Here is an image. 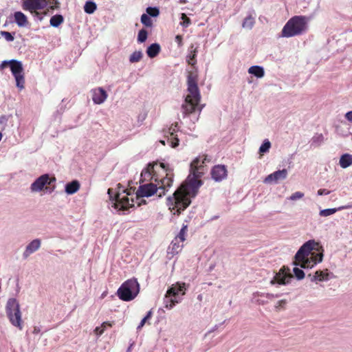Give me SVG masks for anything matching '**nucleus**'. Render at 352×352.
<instances>
[{"label": "nucleus", "instance_id": "obj_20", "mask_svg": "<svg viewBox=\"0 0 352 352\" xmlns=\"http://www.w3.org/2000/svg\"><path fill=\"white\" fill-rule=\"evenodd\" d=\"M10 67L13 76L23 74V68L20 61L16 60H10Z\"/></svg>", "mask_w": 352, "mask_h": 352}, {"label": "nucleus", "instance_id": "obj_10", "mask_svg": "<svg viewBox=\"0 0 352 352\" xmlns=\"http://www.w3.org/2000/svg\"><path fill=\"white\" fill-rule=\"evenodd\" d=\"M200 100L201 95L199 92L194 94L188 92V94L186 96L184 103L182 106L183 113L187 116L195 112Z\"/></svg>", "mask_w": 352, "mask_h": 352}, {"label": "nucleus", "instance_id": "obj_39", "mask_svg": "<svg viewBox=\"0 0 352 352\" xmlns=\"http://www.w3.org/2000/svg\"><path fill=\"white\" fill-rule=\"evenodd\" d=\"M146 12L149 16H157L160 14V11L157 8L148 7L146 8Z\"/></svg>", "mask_w": 352, "mask_h": 352}, {"label": "nucleus", "instance_id": "obj_47", "mask_svg": "<svg viewBox=\"0 0 352 352\" xmlns=\"http://www.w3.org/2000/svg\"><path fill=\"white\" fill-rule=\"evenodd\" d=\"M10 66V60H4L0 64V70H3L7 66Z\"/></svg>", "mask_w": 352, "mask_h": 352}, {"label": "nucleus", "instance_id": "obj_22", "mask_svg": "<svg viewBox=\"0 0 352 352\" xmlns=\"http://www.w3.org/2000/svg\"><path fill=\"white\" fill-rule=\"evenodd\" d=\"M80 187V184L78 181L74 180L65 185V192L68 195H72L76 193Z\"/></svg>", "mask_w": 352, "mask_h": 352}, {"label": "nucleus", "instance_id": "obj_37", "mask_svg": "<svg viewBox=\"0 0 352 352\" xmlns=\"http://www.w3.org/2000/svg\"><path fill=\"white\" fill-rule=\"evenodd\" d=\"M147 36H148V32L146 30L142 29L141 30H140L138 32V42H140V43L144 42L147 38Z\"/></svg>", "mask_w": 352, "mask_h": 352}, {"label": "nucleus", "instance_id": "obj_55", "mask_svg": "<svg viewBox=\"0 0 352 352\" xmlns=\"http://www.w3.org/2000/svg\"><path fill=\"white\" fill-rule=\"evenodd\" d=\"M160 142L163 144V145H165V141L164 140H161Z\"/></svg>", "mask_w": 352, "mask_h": 352}, {"label": "nucleus", "instance_id": "obj_26", "mask_svg": "<svg viewBox=\"0 0 352 352\" xmlns=\"http://www.w3.org/2000/svg\"><path fill=\"white\" fill-rule=\"evenodd\" d=\"M190 48L192 50L190 51L189 55L187 56V62L191 66H195L197 63L196 56L197 50L196 47L194 48L193 45L190 46Z\"/></svg>", "mask_w": 352, "mask_h": 352}, {"label": "nucleus", "instance_id": "obj_5", "mask_svg": "<svg viewBox=\"0 0 352 352\" xmlns=\"http://www.w3.org/2000/svg\"><path fill=\"white\" fill-rule=\"evenodd\" d=\"M108 194L110 200L113 204V207L118 210H128L134 206L133 199L129 200L128 195H130L129 190H124L122 193L114 192L112 188L108 189Z\"/></svg>", "mask_w": 352, "mask_h": 352}, {"label": "nucleus", "instance_id": "obj_43", "mask_svg": "<svg viewBox=\"0 0 352 352\" xmlns=\"http://www.w3.org/2000/svg\"><path fill=\"white\" fill-rule=\"evenodd\" d=\"M286 304H287L286 300H280L278 301L275 306L276 311H278L280 309H284Z\"/></svg>", "mask_w": 352, "mask_h": 352}, {"label": "nucleus", "instance_id": "obj_12", "mask_svg": "<svg viewBox=\"0 0 352 352\" xmlns=\"http://www.w3.org/2000/svg\"><path fill=\"white\" fill-rule=\"evenodd\" d=\"M56 182L54 177H50L48 174H44L37 178L30 186L32 192H38L43 189L47 184L51 185L52 183Z\"/></svg>", "mask_w": 352, "mask_h": 352}, {"label": "nucleus", "instance_id": "obj_29", "mask_svg": "<svg viewBox=\"0 0 352 352\" xmlns=\"http://www.w3.org/2000/svg\"><path fill=\"white\" fill-rule=\"evenodd\" d=\"M349 206H342L338 208H328V209H324L320 211L319 214L321 217H328L330 216L334 213H336L338 210L348 208Z\"/></svg>", "mask_w": 352, "mask_h": 352}, {"label": "nucleus", "instance_id": "obj_15", "mask_svg": "<svg viewBox=\"0 0 352 352\" xmlns=\"http://www.w3.org/2000/svg\"><path fill=\"white\" fill-rule=\"evenodd\" d=\"M210 174L215 182H221L227 177L228 170L225 165L219 164L212 168Z\"/></svg>", "mask_w": 352, "mask_h": 352}, {"label": "nucleus", "instance_id": "obj_23", "mask_svg": "<svg viewBox=\"0 0 352 352\" xmlns=\"http://www.w3.org/2000/svg\"><path fill=\"white\" fill-rule=\"evenodd\" d=\"M340 165L342 168H346L352 165V155L348 153L342 155L340 158Z\"/></svg>", "mask_w": 352, "mask_h": 352}, {"label": "nucleus", "instance_id": "obj_3", "mask_svg": "<svg viewBox=\"0 0 352 352\" xmlns=\"http://www.w3.org/2000/svg\"><path fill=\"white\" fill-rule=\"evenodd\" d=\"M322 248L314 240L304 243L295 255V265L302 268H311L322 260L323 254L320 252Z\"/></svg>", "mask_w": 352, "mask_h": 352}, {"label": "nucleus", "instance_id": "obj_28", "mask_svg": "<svg viewBox=\"0 0 352 352\" xmlns=\"http://www.w3.org/2000/svg\"><path fill=\"white\" fill-rule=\"evenodd\" d=\"M64 21V18L60 14H56L51 17L50 23L52 26L57 28Z\"/></svg>", "mask_w": 352, "mask_h": 352}, {"label": "nucleus", "instance_id": "obj_11", "mask_svg": "<svg viewBox=\"0 0 352 352\" xmlns=\"http://www.w3.org/2000/svg\"><path fill=\"white\" fill-rule=\"evenodd\" d=\"M208 162H210V160L208 159V155H206L196 157L190 163V175L197 177H201L206 172L205 164Z\"/></svg>", "mask_w": 352, "mask_h": 352}, {"label": "nucleus", "instance_id": "obj_53", "mask_svg": "<svg viewBox=\"0 0 352 352\" xmlns=\"http://www.w3.org/2000/svg\"><path fill=\"white\" fill-rule=\"evenodd\" d=\"M101 329H102L101 326L96 327V329L94 330L96 334L98 335V333H99V331H100Z\"/></svg>", "mask_w": 352, "mask_h": 352}, {"label": "nucleus", "instance_id": "obj_57", "mask_svg": "<svg viewBox=\"0 0 352 352\" xmlns=\"http://www.w3.org/2000/svg\"><path fill=\"white\" fill-rule=\"evenodd\" d=\"M1 139H2V134H1V133H0V141L1 140Z\"/></svg>", "mask_w": 352, "mask_h": 352}, {"label": "nucleus", "instance_id": "obj_49", "mask_svg": "<svg viewBox=\"0 0 352 352\" xmlns=\"http://www.w3.org/2000/svg\"><path fill=\"white\" fill-rule=\"evenodd\" d=\"M280 296L279 294H267L266 295V297L268 298V299H273V298H278Z\"/></svg>", "mask_w": 352, "mask_h": 352}, {"label": "nucleus", "instance_id": "obj_46", "mask_svg": "<svg viewBox=\"0 0 352 352\" xmlns=\"http://www.w3.org/2000/svg\"><path fill=\"white\" fill-rule=\"evenodd\" d=\"M329 193H330L329 190H328L327 189H324V188H321L318 190V195H329Z\"/></svg>", "mask_w": 352, "mask_h": 352}, {"label": "nucleus", "instance_id": "obj_1", "mask_svg": "<svg viewBox=\"0 0 352 352\" xmlns=\"http://www.w3.org/2000/svg\"><path fill=\"white\" fill-rule=\"evenodd\" d=\"M173 171L164 163H149L141 173V181H154L156 184L148 183L140 185L136 192V198L140 199L155 194L159 197L165 195L173 181Z\"/></svg>", "mask_w": 352, "mask_h": 352}, {"label": "nucleus", "instance_id": "obj_7", "mask_svg": "<svg viewBox=\"0 0 352 352\" xmlns=\"http://www.w3.org/2000/svg\"><path fill=\"white\" fill-rule=\"evenodd\" d=\"M6 314L10 322L15 327L22 329V320L20 307L15 298H10L6 304Z\"/></svg>", "mask_w": 352, "mask_h": 352}, {"label": "nucleus", "instance_id": "obj_24", "mask_svg": "<svg viewBox=\"0 0 352 352\" xmlns=\"http://www.w3.org/2000/svg\"><path fill=\"white\" fill-rule=\"evenodd\" d=\"M160 52V46L157 43L151 44L146 50V53L148 57L154 58L158 55Z\"/></svg>", "mask_w": 352, "mask_h": 352}, {"label": "nucleus", "instance_id": "obj_9", "mask_svg": "<svg viewBox=\"0 0 352 352\" xmlns=\"http://www.w3.org/2000/svg\"><path fill=\"white\" fill-rule=\"evenodd\" d=\"M185 283H177L176 285H173L171 287H170L165 295L166 298V305L165 307L168 309H172L175 304L178 303L179 301L176 299V296L179 295L180 292H182V295L185 294Z\"/></svg>", "mask_w": 352, "mask_h": 352}, {"label": "nucleus", "instance_id": "obj_8", "mask_svg": "<svg viewBox=\"0 0 352 352\" xmlns=\"http://www.w3.org/2000/svg\"><path fill=\"white\" fill-rule=\"evenodd\" d=\"M59 3L57 0H23V7L25 10L30 11L32 13L36 12L37 10H42L47 5H50L51 10L58 8Z\"/></svg>", "mask_w": 352, "mask_h": 352}, {"label": "nucleus", "instance_id": "obj_35", "mask_svg": "<svg viewBox=\"0 0 352 352\" xmlns=\"http://www.w3.org/2000/svg\"><path fill=\"white\" fill-rule=\"evenodd\" d=\"M328 276V274H324L322 271H316L315 272V275L314 276V277L311 278V280L312 281H314V280H318V281H322L323 280L325 277H327Z\"/></svg>", "mask_w": 352, "mask_h": 352}, {"label": "nucleus", "instance_id": "obj_54", "mask_svg": "<svg viewBox=\"0 0 352 352\" xmlns=\"http://www.w3.org/2000/svg\"><path fill=\"white\" fill-rule=\"evenodd\" d=\"M179 3H186L187 2L186 0H179Z\"/></svg>", "mask_w": 352, "mask_h": 352}, {"label": "nucleus", "instance_id": "obj_18", "mask_svg": "<svg viewBox=\"0 0 352 352\" xmlns=\"http://www.w3.org/2000/svg\"><path fill=\"white\" fill-rule=\"evenodd\" d=\"M107 98V92L101 87H98L92 91V100L95 104H102Z\"/></svg>", "mask_w": 352, "mask_h": 352}, {"label": "nucleus", "instance_id": "obj_48", "mask_svg": "<svg viewBox=\"0 0 352 352\" xmlns=\"http://www.w3.org/2000/svg\"><path fill=\"white\" fill-rule=\"evenodd\" d=\"M345 118L348 121L352 122V111H348L345 114Z\"/></svg>", "mask_w": 352, "mask_h": 352}, {"label": "nucleus", "instance_id": "obj_38", "mask_svg": "<svg viewBox=\"0 0 352 352\" xmlns=\"http://www.w3.org/2000/svg\"><path fill=\"white\" fill-rule=\"evenodd\" d=\"M271 147V143L268 140H265L262 145L260 146L259 152L261 153H266L269 151L270 148Z\"/></svg>", "mask_w": 352, "mask_h": 352}, {"label": "nucleus", "instance_id": "obj_51", "mask_svg": "<svg viewBox=\"0 0 352 352\" xmlns=\"http://www.w3.org/2000/svg\"><path fill=\"white\" fill-rule=\"evenodd\" d=\"M146 320L144 318L142 321L140 322V324L138 325V329H140L144 324L146 322Z\"/></svg>", "mask_w": 352, "mask_h": 352}, {"label": "nucleus", "instance_id": "obj_21", "mask_svg": "<svg viewBox=\"0 0 352 352\" xmlns=\"http://www.w3.org/2000/svg\"><path fill=\"white\" fill-rule=\"evenodd\" d=\"M14 17L16 23L19 27H25L28 24L27 16L20 11L15 12Z\"/></svg>", "mask_w": 352, "mask_h": 352}, {"label": "nucleus", "instance_id": "obj_19", "mask_svg": "<svg viewBox=\"0 0 352 352\" xmlns=\"http://www.w3.org/2000/svg\"><path fill=\"white\" fill-rule=\"evenodd\" d=\"M40 246L41 241L39 239L33 240L26 247V249L23 252V257L25 258H28L31 254L38 250Z\"/></svg>", "mask_w": 352, "mask_h": 352}, {"label": "nucleus", "instance_id": "obj_41", "mask_svg": "<svg viewBox=\"0 0 352 352\" xmlns=\"http://www.w3.org/2000/svg\"><path fill=\"white\" fill-rule=\"evenodd\" d=\"M0 34L5 38L7 41H14V36L10 32L6 31H1Z\"/></svg>", "mask_w": 352, "mask_h": 352}, {"label": "nucleus", "instance_id": "obj_52", "mask_svg": "<svg viewBox=\"0 0 352 352\" xmlns=\"http://www.w3.org/2000/svg\"><path fill=\"white\" fill-rule=\"evenodd\" d=\"M152 315H153V311L152 310H150L147 314L146 315V316L144 317V318L148 320H149L151 317H152Z\"/></svg>", "mask_w": 352, "mask_h": 352}, {"label": "nucleus", "instance_id": "obj_27", "mask_svg": "<svg viewBox=\"0 0 352 352\" xmlns=\"http://www.w3.org/2000/svg\"><path fill=\"white\" fill-rule=\"evenodd\" d=\"M182 242L175 240V239L173 240L169 249L171 250V253L173 254H178L183 248V244H180Z\"/></svg>", "mask_w": 352, "mask_h": 352}, {"label": "nucleus", "instance_id": "obj_32", "mask_svg": "<svg viewBox=\"0 0 352 352\" xmlns=\"http://www.w3.org/2000/svg\"><path fill=\"white\" fill-rule=\"evenodd\" d=\"M97 9L96 4L93 1H87L84 6V10L87 14H93Z\"/></svg>", "mask_w": 352, "mask_h": 352}, {"label": "nucleus", "instance_id": "obj_4", "mask_svg": "<svg viewBox=\"0 0 352 352\" xmlns=\"http://www.w3.org/2000/svg\"><path fill=\"white\" fill-rule=\"evenodd\" d=\"M308 18L305 16H294L289 19L281 31L282 37H293L302 34L307 30Z\"/></svg>", "mask_w": 352, "mask_h": 352}, {"label": "nucleus", "instance_id": "obj_45", "mask_svg": "<svg viewBox=\"0 0 352 352\" xmlns=\"http://www.w3.org/2000/svg\"><path fill=\"white\" fill-rule=\"evenodd\" d=\"M182 19L183 20L182 25L188 27L190 24V19L184 14H182Z\"/></svg>", "mask_w": 352, "mask_h": 352}, {"label": "nucleus", "instance_id": "obj_2", "mask_svg": "<svg viewBox=\"0 0 352 352\" xmlns=\"http://www.w3.org/2000/svg\"><path fill=\"white\" fill-rule=\"evenodd\" d=\"M200 177L192 175L188 182L181 186L174 193L173 197L167 199V205L174 214L179 215L190 204V196H195L203 182Z\"/></svg>", "mask_w": 352, "mask_h": 352}, {"label": "nucleus", "instance_id": "obj_16", "mask_svg": "<svg viewBox=\"0 0 352 352\" xmlns=\"http://www.w3.org/2000/svg\"><path fill=\"white\" fill-rule=\"evenodd\" d=\"M289 270L283 267L281 268L278 273H277L274 279L271 281L272 284L277 283L278 284H287L292 278V276L289 273Z\"/></svg>", "mask_w": 352, "mask_h": 352}, {"label": "nucleus", "instance_id": "obj_44", "mask_svg": "<svg viewBox=\"0 0 352 352\" xmlns=\"http://www.w3.org/2000/svg\"><path fill=\"white\" fill-rule=\"evenodd\" d=\"M112 327V323L110 322H104L102 324H101V327H102V329L100 330V331H99L98 333V336H100L102 335L104 330L107 328V327Z\"/></svg>", "mask_w": 352, "mask_h": 352}, {"label": "nucleus", "instance_id": "obj_34", "mask_svg": "<svg viewBox=\"0 0 352 352\" xmlns=\"http://www.w3.org/2000/svg\"><path fill=\"white\" fill-rule=\"evenodd\" d=\"M142 58V53L140 51L134 52L129 58L131 63L139 62Z\"/></svg>", "mask_w": 352, "mask_h": 352}, {"label": "nucleus", "instance_id": "obj_30", "mask_svg": "<svg viewBox=\"0 0 352 352\" xmlns=\"http://www.w3.org/2000/svg\"><path fill=\"white\" fill-rule=\"evenodd\" d=\"M255 23V19L252 15H249L247 17L245 18L243 23L242 27L243 28L251 30Z\"/></svg>", "mask_w": 352, "mask_h": 352}, {"label": "nucleus", "instance_id": "obj_33", "mask_svg": "<svg viewBox=\"0 0 352 352\" xmlns=\"http://www.w3.org/2000/svg\"><path fill=\"white\" fill-rule=\"evenodd\" d=\"M14 76L16 80V87L20 89H23L24 88V85H25L24 74H21Z\"/></svg>", "mask_w": 352, "mask_h": 352}, {"label": "nucleus", "instance_id": "obj_50", "mask_svg": "<svg viewBox=\"0 0 352 352\" xmlns=\"http://www.w3.org/2000/svg\"><path fill=\"white\" fill-rule=\"evenodd\" d=\"M176 41L178 43L179 45H182V36L181 35H177L175 37Z\"/></svg>", "mask_w": 352, "mask_h": 352}, {"label": "nucleus", "instance_id": "obj_56", "mask_svg": "<svg viewBox=\"0 0 352 352\" xmlns=\"http://www.w3.org/2000/svg\"><path fill=\"white\" fill-rule=\"evenodd\" d=\"M142 202H144V204H145V201H143V200H142V201L139 203V205H141Z\"/></svg>", "mask_w": 352, "mask_h": 352}, {"label": "nucleus", "instance_id": "obj_40", "mask_svg": "<svg viewBox=\"0 0 352 352\" xmlns=\"http://www.w3.org/2000/svg\"><path fill=\"white\" fill-rule=\"evenodd\" d=\"M293 272H294L295 276L298 280H301L305 277V273L301 269H299L298 267H294L293 269Z\"/></svg>", "mask_w": 352, "mask_h": 352}, {"label": "nucleus", "instance_id": "obj_13", "mask_svg": "<svg viewBox=\"0 0 352 352\" xmlns=\"http://www.w3.org/2000/svg\"><path fill=\"white\" fill-rule=\"evenodd\" d=\"M198 74L196 69L188 71L187 76L188 91L190 93L197 94L199 89L197 85Z\"/></svg>", "mask_w": 352, "mask_h": 352}, {"label": "nucleus", "instance_id": "obj_25", "mask_svg": "<svg viewBox=\"0 0 352 352\" xmlns=\"http://www.w3.org/2000/svg\"><path fill=\"white\" fill-rule=\"evenodd\" d=\"M249 74L255 76L256 78H262L265 75L264 69L262 67L254 65L248 69Z\"/></svg>", "mask_w": 352, "mask_h": 352}, {"label": "nucleus", "instance_id": "obj_17", "mask_svg": "<svg viewBox=\"0 0 352 352\" xmlns=\"http://www.w3.org/2000/svg\"><path fill=\"white\" fill-rule=\"evenodd\" d=\"M287 171L286 169L279 170L267 175L265 178L264 182L266 184H270L272 182H278L279 180L285 179L287 177Z\"/></svg>", "mask_w": 352, "mask_h": 352}, {"label": "nucleus", "instance_id": "obj_42", "mask_svg": "<svg viewBox=\"0 0 352 352\" xmlns=\"http://www.w3.org/2000/svg\"><path fill=\"white\" fill-rule=\"evenodd\" d=\"M304 197V193L303 192H296L294 193H293L290 197H289V199L290 200H292V201H294V200H296V199H301Z\"/></svg>", "mask_w": 352, "mask_h": 352}, {"label": "nucleus", "instance_id": "obj_31", "mask_svg": "<svg viewBox=\"0 0 352 352\" xmlns=\"http://www.w3.org/2000/svg\"><path fill=\"white\" fill-rule=\"evenodd\" d=\"M187 230H188L187 225H183L179 234L175 237V239L183 243L186 240Z\"/></svg>", "mask_w": 352, "mask_h": 352}, {"label": "nucleus", "instance_id": "obj_14", "mask_svg": "<svg viewBox=\"0 0 352 352\" xmlns=\"http://www.w3.org/2000/svg\"><path fill=\"white\" fill-rule=\"evenodd\" d=\"M178 130V123L175 122L172 124L168 128V131L165 132V137L167 138V142L170 144L172 148H175L179 145V140L175 133Z\"/></svg>", "mask_w": 352, "mask_h": 352}, {"label": "nucleus", "instance_id": "obj_6", "mask_svg": "<svg viewBox=\"0 0 352 352\" xmlns=\"http://www.w3.org/2000/svg\"><path fill=\"white\" fill-rule=\"evenodd\" d=\"M140 292V285L137 279H129L122 284L117 291L120 299L124 301L133 300Z\"/></svg>", "mask_w": 352, "mask_h": 352}, {"label": "nucleus", "instance_id": "obj_36", "mask_svg": "<svg viewBox=\"0 0 352 352\" xmlns=\"http://www.w3.org/2000/svg\"><path fill=\"white\" fill-rule=\"evenodd\" d=\"M141 22L146 27H151L153 25L152 20L150 16L146 14H143L141 16Z\"/></svg>", "mask_w": 352, "mask_h": 352}]
</instances>
